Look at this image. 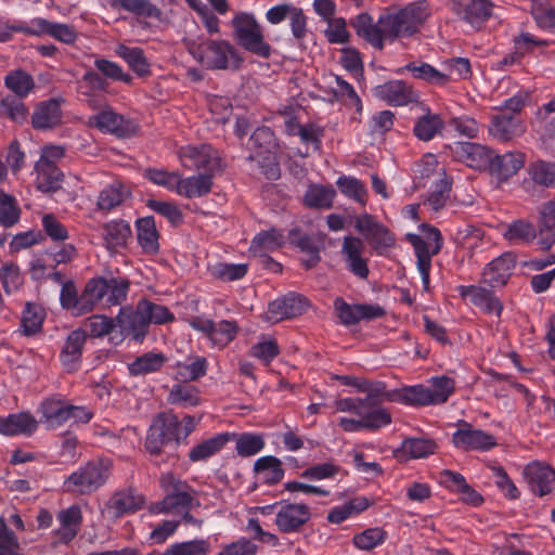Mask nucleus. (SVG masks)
Returning <instances> with one entry per match:
<instances>
[{
	"label": "nucleus",
	"instance_id": "nucleus-1",
	"mask_svg": "<svg viewBox=\"0 0 555 555\" xmlns=\"http://www.w3.org/2000/svg\"><path fill=\"white\" fill-rule=\"evenodd\" d=\"M429 15L425 1L410 3L396 12H387L379 16L385 39L395 40L399 37H410L417 33Z\"/></svg>",
	"mask_w": 555,
	"mask_h": 555
},
{
	"label": "nucleus",
	"instance_id": "nucleus-2",
	"mask_svg": "<svg viewBox=\"0 0 555 555\" xmlns=\"http://www.w3.org/2000/svg\"><path fill=\"white\" fill-rule=\"evenodd\" d=\"M186 48L195 60L209 69L238 68L242 63L236 49L225 40H188Z\"/></svg>",
	"mask_w": 555,
	"mask_h": 555
},
{
	"label": "nucleus",
	"instance_id": "nucleus-3",
	"mask_svg": "<svg viewBox=\"0 0 555 555\" xmlns=\"http://www.w3.org/2000/svg\"><path fill=\"white\" fill-rule=\"evenodd\" d=\"M113 463L109 459H99L88 462L74 472L65 480L66 491L79 494H90L102 487L111 475Z\"/></svg>",
	"mask_w": 555,
	"mask_h": 555
},
{
	"label": "nucleus",
	"instance_id": "nucleus-4",
	"mask_svg": "<svg viewBox=\"0 0 555 555\" xmlns=\"http://www.w3.org/2000/svg\"><path fill=\"white\" fill-rule=\"evenodd\" d=\"M233 36L246 51L261 57H269L271 47L264 41L262 27L253 14L238 13L232 20Z\"/></svg>",
	"mask_w": 555,
	"mask_h": 555
},
{
	"label": "nucleus",
	"instance_id": "nucleus-5",
	"mask_svg": "<svg viewBox=\"0 0 555 555\" xmlns=\"http://www.w3.org/2000/svg\"><path fill=\"white\" fill-rule=\"evenodd\" d=\"M181 440V423L172 413L158 414L152 425L145 440L146 450L151 454L158 455L165 447L178 444Z\"/></svg>",
	"mask_w": 555,
	"mask_h": 555
},
{
	"label": "nucleus",
	"instance_id": "nucleus-6",
	"mask_svg": "<svg viewBox=\"0 0 555 555\" xmlns=\"http://www.w3.org/2000/svg\"><path fill=\"white\" fill-rule=\"evenodd\" d=\"M178 155L182 166L191 170L214 175L221 168L219 153L210 144L186 145L179 150Z\"/></svg>",
	"mask_w": 555,
	"mask_h": 555
},
{
	"label": "nucleus",
	"instance_id": "nucleus-7",
	"mask_svg": "<svg viewBox=\"0 0 555 555\" xmlns=\"http://www.w3.org/2000/svg\"><path fill=\"white\" fill-rule=\"evenodd\" d=\"M450 150L455 160L478 171L489 170L493 158L491 149L475 142H455Z\"/></svg>",
	"mask_w": 555,
	"mask_h": 555
},
{
	"label": "nucleus",
	"instance_id": "nucleus-8",
	"mask_svg": "<svg viewBox=\"0 0 555 555\" xmlns=\"http://www.w3.org/2000/svg\"><path fill=\"white\" fill-rule=\"evenodd\" d=\"M88 126L96 128L102 132L112 133L118 138L131 137L137 131L134 124L111 108H105L91 115L88 118Z\"/></svg>",
	"mask_w": 555,
	"mask_h": 555
},
{
	"label": "nucleus",
	"instance_id": "nucleus-9",
	"mask_svg": "<svg viewBox=\"0 0 555 555\" xmlns=\"http://www.w3.org/2000/svg\"><path fill=\"white\" fill-rule=\"evenodd\" d=\"M309 306L306 297L289 293L269 304L264 319L271 323H278L285 319L296 318L302 314Z\"/></svg>",
	"mask_w": 555,
	"mask_h": 555
},
{
	"label": "nucleus",
	"instance_id": "nucleus-10",
	"mask_svg": "<svg viewBox=\"0 0 555 555\" xmlns=\"http://www.w3.org/2000/svg\"><path fill=\"white\" fill-rule=\"evenodd\" d=\"M354 227L379 254H383L395 244V237L388 229L375 221L371 215L364 214L358 217Z\"/></svg>",
	"mask_w": 555,
	"mask_h": 555
},
{
	"label": "nucleus",
	"instance_id": "nucleus-11",
	"mask_svg": "<svg viewBox=\"0 0 555 555\" xmlns=\"http://www.w3.org/2000/svg\"><path fill=\"white\" fill-rule=\"evenodd\" d=\"M310 518L311 512L306 504H282L276 513L275 525L283 533L299 532Z\"/></svg>",
	"mask_w": 555,
	"mask_h": 555
},
{
	"label": "nucleus",
	"instance_id": "nucleus-12",
	"mask_svg": "<svg viewBox=\"0 0 555 555\" xmlns=\"http://www.w3.org/2000/svg\"><path fill=\"white\" fill-rule=\"evenodd\" d=\"M116 323L120 334L131 335L134 339L141 340L147 333L150 325L145 313L141 310V302L137 304L135 309L124 307L116 317Z\"/></svg>",
	"mask_w": 555,
	"mask_h": 555
},
{
	"label": "nucleus",
	"instance_id": "nucleus-13",
	"mask_svg": "<svg viewBox=\"0 0 555 555\" xmlns=\"http://www.w3.org/2000/svg\"><path fill=\"white\" fill-rule=\"evenodd\" d=\"M364 250L363 242L356 236H345L341 246V254L346 268L357 278L366 280L370 274L367 259L362 256Z\"/></svg>",
	"mask_w": 555,
	"mask_h": 555
},
{
	"label": "nucleus",
	"instance_id": "nucleus-14",
	"mask_svg": "<svg viewBox=\"0 0 555 555\" xmlns=\"http://www.w3.org/2000/svg\"><path fill=\"white\" fill-rule=\"evenodd\" d=\"M490 133L504 142L520 137L525 132L521 118L518 115H511L506 111H500L493 115L489 125Z\"/></svg>",
	"mask_w": 555,
	"mask_h": 555
},
{
	"label": "nucleus",
	"instance_id": "nucleus-15",
	"mask_svg": "<svg viewBox=\"0 0 555 555\" xmlns=\"http://www.w3.org/2000/svg\"><path fill=\"white\" fill-rule=\"evenodd\" d=\"M453 443L464 450H487L495 446L493 436L480 429H475L465 422L453 434Z\"/></svg>",
	"mask_w": 555,
	"mask_h": 555
},
{
	"label": "nucleus",
	"instance_id": "nucleus-16",
	"mask_svg": "<svg viewBox=\"0 0 555 555\" xmlns=\"http://www.w3.org/2000/svg\"><path fill=\"white\" fill-rule=\"evenodd\" d=\"M357 415L360 420L341 417L339 426L347 433H354L361 429L376 430L391 423V416L386 409H373Z\"/></svg>",
	"mask_w": 555,
	"mask_h": 555
},
{
	"label": "nucleus",
	"instance_id": "nucleus-17",
	"mask_svg": "<svg viewBox=\"0 0 555 555\" xmlns=\"http://www.w3.org/2000/svg\"><path fill=\"white\" fill-rule=\"evenodd\" d=\"M524 475L532 492L540 496L553 490V486L555 485V470L551 466L544 463L533 462L526 466Z\"/></svg>",
	"mask_w": 555,
	"mask_h": 555
},
{
	"label": "nucleus",
	"instance_id": "nucleus-18",
	"mask_svg": "<svg viewBox=\"0 0 555 555\" xmlns=\"http://www.w3.org/2000/svg\"><path fill=\"white\" fill-rule=\"evenodd\" d=\"M515 267V257L506 253L491 261L482 272V282L491 287L503 286L507 283Z\"/></svg>",
	"mask_w": 555,
	"mask_h": 555
},
{
	"label": "nucleus",
	"instance_id": "nucleus-19",
	"mask_svg": "<svg viewBox=\"0 0 555 555\" xmlns=\"http://www.w3.org/2000/svg\"><path fill=\"white\" fill-rule=\"evenodd\" d=\"M86 341L87 334L82 330L72 331L67 335L60 352V360L67 371L78 369Z\"/></svg>",
	"mask_w": 555,
	"mask_h": 555
},
{
	"label": "nucleus",
	"instance_id": "nucleus-20",
	"mask_svg": "<svg viewBox=\"0 0 555 555\" xmlns=\"http://www.w3.org/2000/svg\"><path fill=\"white\" fill-rule=\"evenodd\" d=\"M376 98L390 105H406L415 99V94L405 82L401 80L388 81L374 88Z\"/></svg>",
	"mask_w": 555,
	"mask_h": 555
},
{
	"label": "nucleus",
	"instance_id": "nucleus-21",
	"mask_svg": "<svg viewBox=\"0 0 555 555\" xmlns=\"http://www.w3.org/2000/svg\"><path fill=\"white\" fill-rule=\"evenodd\" d=\"M539 240L542 249H550L555 243V196L539 208Z\"/></svg>",
	"mask_w": 555,
	"mask_h": 555
},
{
	"label": "nucleus",
	"instance_id": "nucleus-22",
	"mask_svg": "<svg viewBox=\"0 0 555 555\" xmlns=\"http://www.w3.org/2000/svg\"><path fill=\"white\" fill-rule=\"evenodd\" d=\"M525 164V155L520 152H508L503 155H496L493 152V158L489 171L500 181L507 180L516 175Z\"/></svg>",
	"mask_w": 555,
	"mask_h": 555
},
{
	"label": "nucleus",
	"instance_id": "nucleus-23",
	"mask_svg": "<svg viewBox=\"0 0 555 555\" xmlns=\"http://www.w3.org/2000/svg\"><path fill=\"white\" fill-rule=\"evenodd\" d=\"M62 120L60 102L55 99L40 102L33 115L31 124L35 129L46 130L57 126Z\"/></svg>",
	"mask_w": 555,
	"mask_h": 555
},
{
	"label": "nucleus",
	"instance_id": "nucleus-24",
	"mask_svg": "<svg viewBox=\"0 0 555 555\" xmlns=\"http://www.w3.org/2000/svg\"><path fill=\"white\" fill-rule=\"evenodd\" d=\"M457 291L460 295L464 298L469 297L470 301L481 308L487 313H495L500 317L503 306L498 297H495L491 292L486 288L469 285V286H459Z\"/></svg>",
	"mask_w": 555,
	"mask_h": 555
},
{
	"label": "nucleus",
	"instance_id": "nucleus-25",
	"mask_svg": "<svg viewBox=\"0 0 555 555\" xmlns=\"http://www.w3.org/2000/svg\"><path fill=\"white\" fill-rule=\"evenodd\" d=\"M292 244L296 245L307 256L302 263L307 269L313 268L320 261V251L323 248V240L317 235H300L298 230L289 232Z\"/></svg>",
	"mask_w": 555,
	"mask_h": 555
},
{
	"label": "nucleus",
	"instance_id": "nucleus-26",
	"mask_svg": "<svg viewBox=\"0 0 555 555\" xmlns=\"http://www.w3.org/2000/svg\"><path fill=\"white\" fill-rule=\"evenodd\" d=\"M351 25L357 35L365 39L371 46L379 50L384 48L385 35L379 20L376 24H373L372 17L367 13H361L351 21Z\"/></svg>",
	"mask_w": 555,
	"mask_h": 555
},
{
	"label": "nucleus",
	"instance_id": "nucleus-27",
	"mask_svg": "<svg viewBox=\"0 0 555 555\" xmlns=\"http://www.w3.org/2000/svg\"><path fill=\"white\" fill-rule=\"evenodd\" d=\"M37 426L35 417L26 412L0 417V433L7 436L31 435Z\"/></svg>",
	"mask_w": 555,
	"mask_h": 555
},
{
	"label": "nucleus",
	"instance_id": "nucleus-28",
	"mask_svg": "<svg viewBox=\"0 0 555 555\" xmlns=\"http://www.w3.org/2000/svg\"><path fill=\"white\" fill-rule=\"evenodd\" d=\"M212 175L199 173L185 179L179 177L176 192L186 198L208 194L212 186Z\"/></svg>",
	"mask_w": 555,
	"mask_h": 555
},
{
	"label": "nucleus",
	"instance_id": "nucleus-29",
	"mask_svg": "<svg viewBox=\"0 0 555 555\" xmlns=\"http://www.w3.org/2000/svg\"><path fill=\"white\" fill-rule=\"evenodd\" d=\"M36 188L41 192H54L61 188L63 173L54 163L38 160L35 166Z\"/></svg>",
	"mask_w": 555,
	"mask_h": 555
},
{
	"label": "nucleus",
	"instance_id": "nucleus-30",
	"mask_svg": "<svg viewBox=\"0 0 555 555\" xmlns=\"http://www.w3.org/2000/svg\"><path fill=\"white\" fill-rule=\"evenodd\" d=\"M144 500L132 490L118 491L107 502V509L113 517H120L126 513H132L141 508Z\"/></svg>",
	"mask_w": 555,
	"mask_h": 555
},
{
	"label": "nucleus",
	"instance_id": "nucleus-31",
	"mask_svg": "<svg viewBox=\"0 0 555 555\" xmlns=\"http://www.w3.org/2000/svg\"><path fill=\"white\" fill-rule=\"evenodd\" d=\"M437 443L427 438H406L402 441L401 447L396 450L395 454L398 459H421L434 454Z\"/></svg>",
	"mask_w": 555,
	"mask_h": 555
},
{
	"label": "nucleus",
	"instance_id": "nucleus-32",
	"mask_svg": "<svg viewBox=\"0 0 555 555\" xmlns=\"http://www.w3.org/2000/svg\"><path fill=\"white\" fill-rule=\"evenodd\" d=\"M491 8L489 0H470L467 5L455 8V13L472 26L479 27L491 16Z\"/></svg>",
	"mask_w": 555,
	"mask_h": 555
},
{
	"label": "nucleus",
	"instance_id": "nucleus-33",
	"mask_svg": "<svg viewBox=\"0 0 555 555\" xmlns=\"http://www.w3.org/2000/svg\"><path fill=\"white\" fill-rule=\"evenodd\" d=\"M410 242L412 243L416 256H417V268L422 275V281L425 289L429 286V269L431 266V249L433 245H429L424 238L416 234H409Z\"/></svg>",
	"mask_w": 555,
	"mask_h": 555
},
{
	"label": "nucleus",
	"instance_id": "nucleus-34",
	"mask_svg": "<svg viewBox=\"0 0 555 555\" xmlns=\"http://www.w3.org/2000/svg\"><path fill=\"white\" fill-rule=\"evenodd\" d=\"M137 235L139 244L145 253H157L159 248L158 232L153 217L141 218L137 221Z\"/></svg>",
	"mask_w": 555,
	"mask_h": 555
},
{
	"label": "nucleus",
	"instance_id": "nucleus-35",
	"mask_svg": "<svg viewBox=\"0 0 555 555\" xmlns=\"http://www.w3.org/2000/svg\"><path fill=\"white\" fill-rule=\"evenodd\" d=\"M254 469L259 479L268 485L278 483L284 476L282 462L272 455L258 459L255 462Z\"/></svg>",
	"mask_w": 555,
	"mask_h": 555
},
{
	"label": "nucleus",
	"instance_id": "nucleus-36",
	"mask_svg": "<svg viewBox=\"0 0 555 555\" xmlns=\"http://www.w3.org/2000/svg\"><path fill=\"white\" fill-rule=\"evenodd\" d=\"M48 428H57L68 422V403L60 399H48L41 404Z\"/></svg>",
	"mask_w": 555,
	"mask_h": 555
},
{
	"label": "nucleus",
	"instance_id": "nucleus-37",
	"mask_svg": "<svg viewBox=\"0 0 555 555\" xmlns=\"http://www.w3.org/2000/svg\"><path fill=\"white\" fill-rule=\"evenodd\" d=\"M168 402L183 408L198 405L201 402L199 391L195 386L186 382H179L171 387L168 395Z\"/></svg>",
	"mask_w": 555,
	"mask_h": 555
},
{
	"label": "nucleus",
	"instance_id": "nucleus-38",
	"mask_svg": "<svg viewBox=\"0 0 555 555\" xmlns=\"http://www.w3.org/2000/svg\"><path fill=\"white\" fill-rule=\"evenodd\" d=\"M199 505V502L192 495V493L184 494H166L163 501L156 503L152 507L154 513H178L183 512L191 506Z\"/></svg>",
	"mask_w": 555,
	"mask_h": 555
},
{
	"label": "nucleus",
	"instance_id": "nucleus-39",
	"mask_svg": "<svg viewBox=\"0 0 555 555\" xmlns=\"http://www.w3.org/2000/svg\"><path fill=\"white\" fill-rule=\"evenodd\" d=\"M112 8H119L137 16L153 17L160 20L162 10L150 0H113Z\"/></svg>",
	"mask_w": 555,
	"mask_h": 555
},
{
	"label": "nucleus",
	"instance_id": "nucleus-40",
	"mask_svg": "<svg viewBox=\"0 0 555 555\" xmlns=\"http://www.w3.org/2000/svg\"><path fill=\"white\" fill-rule=\"evenodd\" d=\"M129 195L130 192L124 184L114 182L100 192L96 206L100 210H112L122 204Z\"/></svg>",
	"mask_w": 555,
	"mask_h": 555
},
{
	"label": "nucleus",
	"instance_id": "nucleus-41",
	"mask_svg": "<svg viewBox=\"0 0 555 555\" xmlns=\"http://www.w3.org/2000/svg\"><path fill=\"white\" fill-rule=\"evenodd\" d=\"M116 53L119 57L124 59L129 67L139 76H145L150 73V64L141 48H130L125 44H119L116 48Z\"/></svg>",
	"mask_w": 555,
	"mask_h": 555
},
{
	"label": "nucleus",
	"instance_id": "nucleus-42",
	"mask_svg": "<svg viewBox=\"0 0 555 555\" xmlns=\"http://www.w3.org/2000/svg\"><path fill=\"white\" fill-rule=\"evenodd\" d=\"M539 231L535 225L525 219H518L512 222L504 233V237L513 244H527L532 242Z\"/></svg>",
	"mask_w": 555,
	"mask_h": 555
},
{
	"label": "nucleus",
	"instance_id": "nucleus-43",
	"mask_svg": "<svg viewBox=\"0 0 555 555\" xmlns=\"http://www.w3.org/2000/svg\"><path fill=\"white\" fill-rule=\"evenodd\" d=\"M4 85L20 99L27 96L35 88L31 75L22 69L10 72L4 77Z\"/></svg>",
	"mask_w": 555,
	"mask_h": 555
},
{
	"label": "nucleus",
	"instance_id": "nucleus-44",
	"mask_svg": "<svg viewBox=\"0 0 555 555\" xmlns=\"http://www.w3.org/2000/svg\"><path fill=\"white\" fill-rule=\"evenodd\" d=\"M106 292V279L90 280L80 295V302L83 305L82 312L91 311L101 299L105 298Z\"/></svg>",
	"mask_w": 555,
	"mask_h": 555
},
{
	"label": "nucleus",
	"instance_id": "nucleus-45",
	"mask_svg": "<svg viewBox=\"0 0 555 555\" xmlns=\"http://www.w3.org/2000/svg\"><path fill=\"white\" fill-rule=\"evenodd\" d=\"M367 396L362 399V403L366 411H372L373 409H383L380 404L384 401H397V391L391 390L388 391L386 389L385 383L380 380H374L371 388L367 390Z\"/></svg>",
	"mask_w": 555,
	"mask_h": 555
},
{
	"label": "nucleus",
	"instance_id": "nucleus-46",
	"mask_svg": "<svg viewBox=\"0 0 555 555\" xmlns=\"http://www.w3.org/2000/svg\"><path fill=\"white\" fill-rule=\"evenodd\" d=\"M131 235V229L125 221H112L104 225V240L108 249L124 246Z\"/></svg>",
	"mask_w": 555,
	"mask_h": 555
},
{
	"label": "nucleus",
	"instance_id": "nucleus-47",
	"mask_svg": "<svg viewBox=\"0 0 555 555\" xmlns=\"http://www.w3.org/2000/svg\"><path fill=\"white\" fill-rule=\"evenodd\" d=\"M166 362L163 353L147 352L138 357L130 365L129 371L132 375H145L159 371Z\"/></svg>",
	"mask_w": 555,
	"mask_h": 555
},
{
	"label": "nucleus",
	"instance_id": "nucleus-48",
	"mask_svg": "<svg viewBox=\"0 0 555 555\" xmlns=\"http://www.w3.org/2000/svg\"><path fill=\"white\" fill-rule=\"evenodd\" d=\"M228 440V435H218L216 437L209 438L198 443L190 451V461L198 462L207 460L208 457L220 451Z\"/></svg>",
	"mask_w": 555,
	"mask_h": 555
},
{
	"label": "nucleus",
	"instance_id": "nucleus-49",
	"mask_svg": "<svg viewBox=\"0 0 555 555\" xmlns=\"http://www.w3.org/2000/svg\"><path fill=\"white\" fill-rule=\"evenodd\" d=\"M443 128V122L439 115L426 114L417 119L413 132L422 141L431 140Z\"/></svg>",
	"mask_w": 555,
	"mask_h": 555
},
{
	"label": "nucleus",
	"instance_id": "nucleus-50",
	"mask_svg": "<svg viewBox=\"0 0 555 555\" xmlns=\"http://www.w3.org/2000/svg\"><path fill=\"white\" fill-rule=\"evenodd\" d=\"M405 69L412 73L413 77L430 83L444 86L450 81V76L444 75L427 63H410Z\"/></svg>",
	"mask_w": 555,
	"mask_h": 555
},
{
	"label": "nucleus",
	"instance_id": "nucleus-51",
	"mask_svg": "<svg viewBox=\"0 0 555 555\" xmlns=\"http://www.w3.org/2000/svg\"><path fill=\"white\" fill-rule=\"evenodd\" d=\"M284 243L283 235L275 229L258 233L251 242L250 248L255 253H268L279 249Z\"/></svg>",
	"mask_w": 555,
	"mask_h": 555
},
{
	"label": "nucleus",
	"instance_id": "nucleus-52",
	"mask_svg": "<svg viewBox=\"0 0 555 555\" xmlns=\"http://www.w3.org/2000/svg\"><path fill=\"white\" fill-rule=\"evenodd\" d=\"M397 391V401L412 405L434 404L433 397L429 395V387L423 385L406 387Z\"/></svg>",
	"mask_w": 555,
	"mask_h": 555
},
{
	"label": "nucleus",
	"instance_id": "nucleus-53",
	"mask_svg": "<svg viewBox=\"0 0 555 555\" xmlns=\"http://www.w3.org/2000/svg\"><path fill=\"white\" fill-rule=\"evenodd\" d=\"M276 154L278 150L264 153L259 151L254 152V154L249 156V159L256 160L259 164L261 172L264 175L267 179L276 180L278 178H280L281 175L280 164Z\"/></svg>",
	"mask_w": 555,
	"mask_h": 555
},
{
	"label": "nucleus",
	"instance_id": "nucleus-54",
	"mask_svg": "<svg viewBox=\"0 0 555 555\" xmlns=\"http://www.w3.org/2000/svg\"><path fill=\"white\" fill-rule=\"evenodd\" d=\"M0 116L22 124L27 119L28 109L22 99L9 95L0 101Z\"/></svg>",
	"mask_w": 555,
	"mask_h": 555
},
{
	"label": "nucleus",
	"instance_id": "nucleus-55",
	"mask_svg": "<svg viewBox=\"0 0 555 555\" xmlns=\"http://www.w3.org/2000/svg\"><path fill=\"white\" fill-rule=\"evenodd\" d=\"M210 543L204 539H196L171 544L167 548V555H208Z\"/></svg>",
	"mask_w": 555,
	"mask_h": 555
},
{
	"label": "nucleus",
	"instance_id": "nucleus-56",
	"mask_svg": "<svg viewBox=\"0 0 555 555\" xmlns=\"http://www.w3.org/2000/svg\"><path fill=\"white\" fill-rule=\"evenodd\" d=\"M44 315L40 307L27 302L22 315L23 333L26 336L36 334L41 330Z\"/></svg>",
	"mask_w": 555,
	"mask_h": 555
},
{
	"label": "nucleus",
	"instance_id": "nucleus-57",
	"mask_svg": "<svg viewBox=\"0 0 555 555\" xmlns=\"http://www.w3.org/2000/svg\"><path fill=\"white\" fill-rule=\"evenodd\" d=\"M335 191L332 188L312 185L306 192L304 201L310 207L328 208L332 205Z\"/></svg>",
	"mask_w": 555,
	"mask_h": 555
},
{
	"label": "nucleus",
	"instance_id": "nucleus-58",
	"mask_svg": "<svg viewBox=\"0 0 555 555\" xmlns=\"http://www.w3.org/2000/svg\"><path fill=\"white\" fill-rule=\"evenodd\" d=\"M531 14L540 27H555V10L550 0H531Z\"/></svg>",
	"mask_w": 555,
	"mask_h": 555
},
{
	"label": "nucleus",
	"instance_id": "nucleus-59",
	"mask_svg": "<svg viewBox=\"0 0 555 555\" xmlns=\"http://www.w3.org/2000/svg\"><path fill=\"white\" fill-rule=\"evenodd\" d=\"M20 214L15 198L0 190V223L10 228L18 221Z\"/></svg>",
	"mask_w": 555,
	"mask_h": 555
},
{
	"label": "nucleus",
	"instance_id": "nucleus-60",
	"mask_svg": "<svg viewBox=\"0 0 555 555\" xmlns=\"http://www.w3.org/2000/svg\"><path fill=\"white\" fill-rule=\"evenodd\" d=\"M207 372V360L196 357L191 363H179L177 366V379L179 382L196 380Z\"/></svg>",
	"mask_w": 555,
	"mask_h": 555
},
{
	"label": "nucleus",
	"instance_id": "nucleus-61",
	"mask_svg": "<svg viewBox=\"0 0 555 555\" xmlns=\"http://www.w3.org/2000/svg\"><path fill=\"white\" fill-rule=\"evenodd\" d=\"M237 333V325L232 321H221L214 323V328L209 335L211 343L218 347H225L230 344Z\"/></svg>",
	"mask_w": 555,
	"mask_h": 555
},
{
	"label": "nucleus",
	"instance_id": "nucleus-62",
	"mask_svg": "<svg viewBox=\"0 0 555 555\" xmlns=\"http://www.w3.org/2000/svg\"><path fill=\"white\" fill-rule=\"evenodd\" d=\"M531 179L543 186H555V163L537 162L530 167Z\"/></svg>",
	"mask_w": 555,
	"mask_h": 555
},
{
	"label": "nucleus",
	"instance_id": "nucleus-63",
	"mask_svg": "<svg viewBox=\"0 0 555 555\" xmlns=\"http://www.w3.org/2000/svg\"><path fill=\"white\" fill-rule=\"evenodd\" d=\"M140 302L141 310L145 313L150 324H163L171 322L175 319L173 314L165 306L152 302L146 299H142Z\"/></svg>",
	"mask_w": 555,
	"mask_h": 555
},
{
	"label": "nucleus",
	"instance_id": "nucleus-64",
	"mask_svg": "<svg viewBox=\"0 0 555 555\" xmlns=\"http://www.w3.org/2000/svg\"><path fill=\"white\" fill-rule=\"evenodd\" d=\"M385 535L386 532L380 528H369L353 537V544L360 550L371 551L384 542Z\"/></svg>",
	"mask_w": 555,
	"mask_h": 555
}]
</instances>
